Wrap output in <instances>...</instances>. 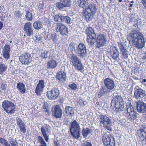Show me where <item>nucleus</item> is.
Here are the masks:
<instances>
[{
    "label": "nucleus",
    "mask_w": 146,
    "mask_h": 146,
    "mask_svg": "<svg viewBox=\"0 0 146 146\" xmlns=\"http://www.w3.org/2000/svg\"><path fill=\"white\" fill-rule=\"evenodd\" d=\"M55 29L57 32H59L63 35H66L68 34V28L63 24L58 23L56 25Z\"/></svg>",
    "instance_id": "4be33fe9"
},
{
    "label": "nucleus",
    "mask_w": 146,
    "mask_h": 146,
    "mask_svg": "<svg viewBox=\"0 0 146 146\" xmlns=\"http://www.w3.org/2000/svg\"><path fill=\"white\" fill-rule=\"evenodd\" d=\"M99 104V102H97V103H96V104H97V105H98V104Z\"/></svg>",
    "instance_id": "69168bd1"
},
{
    "label": "nucleus",
    "mask_w": 146,
    "mask_h": 146,
    "mask_svg": "<svg viewBox=\"0 0 146 146\" xmlns=\"http://www.w3.org/2000/svg\"><path fill=\"white\" fill-rule=\"evenodd\" d=\"M66 77L65 70L63 71H60L58 72L56 75V77L59 81L62 82H63L65 81Z\"/></svg>",
    "instance_id": "bb28decb"
},
{
    "label": "nucleus",
    "mask_w": 146,
    "mask_h": 146,
    "mask_svg": "<svg viewBox=\"0 0 146 146\" xmlns=\"http://www.w3.org/2000/svg\"><path fill=\"white\" fill-rule=\"evenodd\" d=\"M7 66L3 64L2 62H0V74H3L7 70Z\"/></svg>",
    "instance_id": "4c0bfd02"
},
{
    "label": "nucleus",
    "mask_w": 146,
    "mask_h": 146,
    "mask_svg": "<svg viewBox=\"0 0 146 146\" xmlns=\"http://www.w3.org/2000/svg\"><path fill=\"white\" fill-rule=\"evenodd\" d=\"M10 46L9 45L6 44L3 48L2 52L4 58L6 60L9 59L10 58Z\"/></svg>",
    "instance_id": "a878e982"
},
{
    "label": "nucleus",
    "mask_w": 146,
    "mask_h": 146,
    "mask_svg": "<svg viewBox=\"0 0 146 146\" xmlns=\"http://www.w3.org/2000/svg\"><path fill=\"white\" fill-rule=\"evenodd\" d=\"M60 95L59 90L57 88H54L46 92V95L50 100H54L56 99Z\"/></svg>",
    "instance_id": "a211bd4d"
},
{
    "label": "nucleus",
    "mask_w": 146,
    "mask_h": 146,
    "mask_svg": "<svg viewBox=\"0 0 146 146\" xmlns=\"http://www.w3.org/2000/svg\"><path fill=\"white\" fill-rule=\"evenodd\" d=\"M124 102L121 96H117L111 101V106L115 112L119 113L123 110Z\"/></svg>",
    "instance_id": "7ed1b4c3"
},
{
    "label": "nucleus",
    "mask_w": 146,
    "mask_h": 146,
    "mask_svg": "<svg viewBox=\"0 0 146 146\" xmlns=\"http://www.w3.org/2000/svg\"><path fill=\"white\" fill-rule=\"evenodd\" d=\"M46 38L48 40H52L54 43H56L59 38V36L55 33L51 35L47 33Z\"/></svg>",
    "instance_id": "7c9ffc66"
},
{
    "label": "nucleus",
    "mask_w": 146,
    "mask_h": 146,
    "mask_svg": "<svg viewBox=\"0 0 146 146\" xmlns=\"http://www.w3.org/2000/svg\"><path fill=\"white\" fill-rule=\"evenodd\" d=\"M86 33L87 35V42L89 44L92 45L96 41V35L94 30L91 27H88L86 30Z\"/></svg>",
    "instance_id": "1a4fd4ad"
},
{
    "label": "nucleus",
    "mask_w": 146,
    "mask_h": 146,
    "mask_svg": "<svg viewBox=\"0 0 146 146\" xmlns=\"http://www.w3.org/2000/svg\"><path fill=\"white\" fill-rule=\"evenodd\" d=\"M134 3V1H131L130 2V3H129V7H132L133 6V3Z\"/></svg>",
    "instance_id": "13d9d810"
},
{
    "label": "nucleus",
    "mask_w": 146,
    "mask_h": 146,
    "mask_svg": "<svg viewBox=\"0 0 146 146\" xmlns=\"http://www.w3.org/2000/svg\"><path fill=\"white\" fill-rule=\"evenodd\" d=\"M54 146H60V143L58 141H54Z\"/></svg>",
    "instance_id": "6e6d98bb"
},
{
    "label": "nucleus",
    "mask_w": 146,
    "mask_h": 146,
    "mask_svg": "<svg viewBox=\"0 0 146 146\" xmlns=\"http://www.w3.org/2000/svg\"><path fill=\"white\" fill-rule=\"evenodd\" d=\"M9 141L10 144L12 146H21V144L18 143L16 140L13 138H10Z\"/></svg>",
    "instance_id": "58836bf2"
},
{
    "label": "nucleus",
    "mask_w": 146,
    "mask_h": 146,
    "mask_svg": "<svg viewBox=\"0 0 146 146\" xmlns=\"http://www.w3.org/2000/svg\"><path fill=\"white\" fill-rule=\"evenodd\" d=\"M62 22H65L67 24H70L71 23V19L68 16H62Z\"/></svg>",
    "instance_id": "37998d69"
},
{
    "label": "nucleus",
    "mask_w": 146,
    "mask_h": 146,
    "mask_svg": "<svg viewBox=\"0 0 146 146\" xmlns=\"http://www.w3.org/2000/svg\"><path fill=\"white\" fill-rule=\"evenodd\" d=\"M135 106L139 113H144L146 112V104L143 102L138 101L135 103Z\"/></svg>",
    "instance_id": "412c9836"
},
{
    "label": "nucleus",
    "mask_w": 146,
    "mask_h": 146,
    "mask_svg": "<svg viewBox=\"0 0 146 146\" xmlns=\"http://www.w3.org/2000/svg\"><path fill=\"white\" fill-rule=\"evenodd\" d=\"M78 103L82 106H84L86 104V102L82 99H80L79 100Z\"/></svg>",
    "instance_id": "3c124183"
},
{
    "label": "nucleus",
    "mask_w": 146,
    "mask_h": 146,
    "mask_svg": "<svg viewBox=\"0 0 146 146\" xmlns=\"http://www.w3.org/2000/svg\"><path fill=\"white\" fill-rule=\"evenodd\" d=\"M109 54L111 57L114 60L117 61L119 58V52L118 50L115 46H111Z\"/></svg>",
    "instance_id": "b1692460"
},
{
    "label": "nucleus",
    "mask_w": 146,
    "mask_h": 146,
    "mask_svg": "<svg viewBox=\"0 0 146 146\" xmlns=\"http://www.w3.org/2000/svg\"><path fill=\"white\" fill-rule=\"evenodd\" d=\"M74 109L72 107L70 106H66L64 111V114L67 116L72 117L74 113Z\"/></svg>",
    "instance_id": "cd10ccee"
},
{
    "label": "nucleus",
    "mask_w": 146,
    "mask_h": 146,
    "mask_svg": "<svg viewBox=\"0 0 146 146\" xmlns=\"http://www.w3.org/2000/svg\"><path fill=\"white\" fill-rule=\"evenodd\" d=\"M6 142H7V140L4 139L2 137H0V145L1 146L3 145Z\"/></svg>",
    "instance_id": "603ef678"
},
{
    "label": "nucleus",
    "mask_w": 146,
    "mask_h": 146,
    "mask_svg": "<svg viewBox=\"0 0 146 146\" xmlns=\"http://www.w3.org/2000/svg\"><path fill=\"white\" fill-rule=\"evenodd\" d=\"M2 106L5 111L7 113L12 114L15 111V107L14 104L10 101L4 100L2 103Z\"/></svg>",
    "instance_id": "9d476101"
},
{
    "label": "nucleus",
    "mask_w": 146,
    "mask_h": 146,
    "mask_svg": "<svg viewBox=\"0 0 146 146\" xmlns=\"http://www.w3.org/2000/svg\"><path fill=\"white\" fill-rule=\"evenodd\" d=\"M19 60L22 64L27 65L29 64L32 60V57L31 54L28 52L23 54L19 56Z\"/></svg>",
    "instance_id": "4468645a"
},
{
    "label": "nucleus",
    "mask_w": 146,
    "mask_h": 146,
    "mask_svg": "<svg viewBox=\"0 0 146 146\" xmlns=\"http://www.w3.org/2000/svg\"><path fill=\"white\" fill-rule=\"evenodd\" d=\"M107 40L104 35L99 34L97 36L96 46L98 48L104 46L106 43Z\"/></svg>",
    "instance_id": "2eb2a0df"
},
{
    "label": "nucleus",
    "mask_w": 146,
    "mask_h": 146,
    "mask_svg": "<svg viewBox=\"0 0 146 146\" xmlns=\"http://www.w3.org/2000/svg\"><path fill=\"white\" fill-rule=\"evenodd\" d=\"M37 138L39 143L41 144L39 146H47L46 143L44 140L43 138L41 136H38Z\"/></svg>",
    "instance_id": "79ce46f5"
},
{
    "label": "nucleus",
    "mask_w": 146,
    "mask_h": 146,
    "mask_svg": "<svg viewBox=\"0 0 146 146\" xmlns=\"http://www.w3.org/2000/svg\"><path fill=\"white\" fill-rule=\"evenodd\" d=\"M44 82L43 80H40L35 89V93L38 95H40L44 87Z\"/></svg>",
    "instance_id": "393cba45"
},
{
    "label": "nucleus",
    "mask_w": 146,
    "mask_h": 146,
    "mask_svg": "<svg viewBox=\"0 0 146 146\" xmlns=\"http://www.w3.org/2000/svg\"><path fill=\"white\" fill-rule=\"evenodd\" d=\"M75 52L77 55L81 58H83L86 56V46L83 43H80L76 47Z\"/></svg>",
    "instance_id": "9b49d317"
},
{
    "label": "nucleus",
    "mask_w": 146,
    "mask_h": 146,
    "mask_svg": "<svg viewBox=\"0 0 146 146\" xmlns=\"http://www.w3.org/2000/svg\"><path fill=\"white\" fill-rule=\"evenodd\" d=\"M70 132L71 135L75 139H78L80 136V128L79 123L75 120L71 123Z\"/></svg>",
    "instance_id": "39448f33"
},
{
    "label": "nucleus",
    "mask_w": 146,
    "mask_h": 146,
    "mask_svg": "<svg viewBox=\"0 0 146 146\" xmlns=\"http://www.w3.org/2000/svg\"><path fill=\"white\" fill-rule=\"evenodd\" d=\"M48 52L47 51H44L43 52L41 53L40 57L42 59L47 58L48 56Z\"/></svg>",
    "instance_id": "49530a36"
},
{
    "label": "nucleus",
    "mask_w": 146,
    "mask_h": 146,
    "mask_svg": "<svg viewBox=\"0 0 146 146\" xmlns=\"http://www.w3.org/2000/svg\"><path fill=\"white\" fill-rule=\"evenodd\" d=\"M143 4L144 8L146 9V1L143 2Z\"/></svg>",
    "instance_id": "052dcab7"
},
{
    "label": "nucleus",
    "mask_w": 146,
    "mask_h": 146,
    "mask_svg": "<svg viewBox=\"0 0 146 146\" xmlns=\"http://www.w3.org/2000/svg\"><path fill=\"white\" fill-rule=\"evenodd\" d=\"M62 15L59 14L55 15L54 17V21L59 22H62Z\"/></svg>",
    "instance_id": "c03bdc74"
},
{
    "label": "nucleus",
    "mask_w": 146,
    "mask_h": 146,
    "mask_svg": "<svg viewBox=\"0 0 146 146\" xmlns=\"http://www.w3.org/2000/svg\"><path fill=\"white\" fill-rule=\"evenodd\" d=\"M74 66L75 69L77 70L82 72V71L84 69V66L81 61L78 63L77 64Z\"/></svg>",
    "instance_id": "ea45409f"
},
{
    "label": "nucleus",
    "mask_w": 146,
    "mask_h": 146,
    "mask_svg": "<svg viewBox=\"0 0 146 146\" xmlns=\"http://www.w3.org/2000/svg\"><path fill=\"white\" fill-rule=\"evenodd\" d=\"M104 143L106 146H114L115 141L114 137L108 132L104 133L102 137Z\"/></svg>",
    "instance_id": "423d86ee"
},
{
    "label": "nucleus",
    "mask_w": 146,
    "mask_h": 146,
    "mask_svg": "<svg viewBox=\"0 0 146 146\" xmlns=\"http://www.w3.org/2000/svg\"><path fill=\"white\" fill-rule=\"evenodd\" d=\"M145 119L146 120V113L145 114Z\"/></svg>",
    "instance_id": "774afa93"
},
{
    "label": "nucleus",
    "mask_w": 146,
    "mask_h": 146,
    "mask_svg": "<svg viewBox=\"0 0 146 146\" xmlns=\"http://www.w3.org/2000/svg\"><path fill=\"white\" fill-rule=\"evenodd\" d=\"M143 2L146 1V0H142Z\"/></svg>",
    "instance_id": "0e129e2a"
},
{
    "label": "nucleus",
    "mask_w": 146,
    "mask_h": 146,
    "mask_svg": "<svg viewBox=\"0 0 146 146\" xmlns=\"http://www.w3.org/2000/svg\"><path fill=\"white\" fill-rule=\"evenodd\" d=\"M53 115L56 118H61L62 114V109L60 105H56L52 109Z\"/></svg>",
    "instance_id": "6ab92c4d"
},
{
    "label": "nucleus",
    "mask_w": 146,
    "mask_h": 146,
    "mask_svg": "<svg viewBox=\"0 0 146 146\" xmlns=\"http://www.w3.org/2000/svg\"><path fill=\"white\" fill-rule=\"evenodd\" d=\"M60 1L57 2L56 6L59 10H61L65 7H70L71 4V0H59Z\"/></svg>",
    "instance_id": "dca6fc26"
},
{
    "label": "nucleus",
    "mask_w": 146,
    "mask_h": 146,
    "mask_svg": "<svg viewBox=\"0 0 146 146\" xmlns=\"http://www.w3.org/2000/svg\"><path fill=\"white\" fill-rule=\"evenodd\" d=\"M131 8H129V10H131Z\"/></svg>",
    "instance_id": "338daca9"
},
{
    "label": "nucleus",
    "mask_w": 146,
    "mask_h": 146,
    "mask_svg": "<svg viewBox=\"0 0 146 146\" xmlns=\"http://www.w3.org/2000/svg\"><path fill=\"white\" fill-rule=\"evenodd\" d=\"M23 30L26 35L31 36L33 34V28L32 23L29 22L26 23L23 27Z\"/></svg>",
    "instance_id": "aec40b11"
},
{
    "label": "nucleus",
    "mask_w": 146,
    "mask_h": 146,
    "mask_svg": "<svg viewBox=\"0 0 146 146\" xmlns=\"http://www.w3.org/2000/svg\"><path fill=\"white\" fill-rule=\"evenodd\" d=\"M43 24L40 21H36L33 23L34 28L36 30H38L42 28Z\"/></svg>",
    "instance_id": "473e14b6"
},
{
    "label": "nucleus",
    "mask_w": 146,
    "mask_h": 146,
    "mask_svg": "<svg viewBox=\"0 0 146 146\" xmlns=\"http://www.w3.org/2000/svg\"><path fill=\"white\" fill-rule=\"evenodd\" d=\"M68 87L71 89L75 90L77 89V85L75 83H72L68 85Z\"/></svg>",
    "instance_id": "09e8293b"
},
{
    "label": "nucleus",
    "mask_w": 146,
    "mask_h": 146,
    "mask_svg": "<svg viewBox=\"0 0 146 146\" xmlns=\"http://www.w3.org/2000/svg\"><path fill=\"white\" fill-rule=\"evenodd\" d=\"M81 146H93L92 144L90 142L86 141Z\"/></svg>",
    "instance_id": "8fccbe9b"
},
{
    "label": "nucleus",
    "mask_w": 146,
    "mask_h": 146,
    "mask_svg": "<svg viewBox=\"0 0 146 146\" xmlns=\"http://www.w3.org/2000/svg\"><path fill=\"white\" fill-rule=\"evenodd\" d=\"M97 8L95 4H90L85 7L83 11V16L87 21H91L95 14Z\"/></svg>",
    "instance_id": "20e7f679"
},
{
    "label": "nucleus",
    "mask_w": 146,
    "mask_h": 146,
    "mask_svg": "<svg viewBox=\"0 0 146 146\" xmlns=\"http://www.w3.org/2000/svg\"><path fill=\"white\" fill-rule=\"evenodd\" d=\"M104 85L99 90L98 96L100 97L109 95L115 88L114 81L111 78H107L104 79Z\"/></svg>",
    "instance_id": "f03ea898"
},
{
    "label": "nucleus",
    "mask_w": 146,
    "mask_h": 146,
    "mask_svg": "<svg viewBox=\"0 0 146 146\" xmlns=\"http://www.w3.org/2000/svg\"><path fill=\"white\" fill-rule=\"evenodd\" d=\"M92 131V130L88 128H84L83 129L82 131V135L84 138H86L88 135L90 133H91Z\"/></svg>",
    "instance_id": "72a5a7b5"
},
{
    "label": "nucleus",
    "mask_w": 146,
    "mask_h": 146,
    "mask_svg": "<svg viewBox=\"0 0 146 146\" xmlns=\"http://www.w3.org/2000/svg\"><path fill=\"white\" fill-rule=\"evenodd\" d=\"M90 1V0H78V3L79 6L83 8L85 5L88 4Z\"/></svg>",
    "instance_id": "e433bc0d"
},
{
    "label": "nucleus",
    "mask_w": 146,
    "mask_h": 146,
    "mask_svg": "<svg viewBox=\"0 0 146 146\" xmlns=\"http://www.w3.org/2000/svg\"><path fill=\"white\" fill-rule=\"evenodd\" d=\"M42 36L38 34H36L35 36L33 38L34 40L35 38V41L36 42L41 41L42 40Z\"/></svg>",
    "instance_id": "a18cd8bd"
},
{
    "label": "nucleus",
    "mask_w": 146,
    "mask_h": 146,
    "mask_svg": "<svg viewBox=\"0 0 146 146\" xmlns=\"http://www.w3.org/2000/svg\"><path fill=\"white\" fill-rule=\"evenodd\" d=\"M137 134L142 141L143 145L146 144V125L142 126L137 131Z\"/></svg>",
    "instance_id": "ddd939ff"
},
{
    "label": "nucleus",
    "mask_w": 146,
    "mask_h": 146,
    "mask_svg": "<svg viewBox=\"0 0 146 146\" xmlns=\"http://www.w3.org/2000/svg\"><path fill=\"white\" fill-rule=\"evenodd\" d=\"M14 15L17 18H19L21 17L23 13L19 11H15Z\"/></svg>",
    "instance_id": "de8ad7c7"
},
{
    "label": "nucleus",
    "mask_w": 146,
    "mask_h": 146,
    "mask_svg": "<svg viewBox=\"0 0 146 146\" xmlns=\"http://www.w3.org/2000/svg\"><path fill=\"white\" fill-rule=\"evenodd\" d=\"M134 96L136 99L140 100L146 97V91L139 86L134 89Z\"/></svg>",
    "instance_id": "f8f14e48"
},
{
    "label": "nucleus",
    "mask_w": 146,
    "mask_h": 146,
    "mask_svg": "<svg viewBox=\"0 0 146 146\" xmlns=\"http://www.w3.org/2000/svg\"><path fill=\"white\" fill-rule=\"evenodd\" d=\"M1 146H11V145H9L7 141Z\"/></svg>",
    "instance_id": "4d7b16f0"
},
{
    "label": "nucleus",
    "mask_w": 146,
    "mask_h": 146,
    "mask_svg": "<svg viewBox=\"0 0 146 146\" xmlns=\"http://www.w3.org/2000/svg\"><path fill=\"white\" fill-rule=\"evenodd\" d=\"M7 85L3 83H1V85L0 90L4 94H9L8 90L7 89Z\"/></svg>",
    "instance_id": "c9c22d12"
},
{
    "label": "nucleus",
    "mask_w": 146,
    "mask_h": 146,
    "mask_svg": "<svg viewBox=\"0 0 146 146\" xmlns=\"http://www.w3.org/2000/svg\"><path fill=\"white\" fill-rule=\"evenodd\" d=\"M119 2H120L122 1L123 0H118Z\"/></svg>",
    "instance_id": "e2e57ef3"
},
{
    "label": "nucleus",
    "mask_w": 146,
    "mask_h": 146,
    "mask_svg": "<svg viewBox=\"0 0 146 146\" xmlns=\"http://www.w3.org/2000/svg\"><path fill=\"white\" fill-rule=\"evenodd\" d=\"M3 27V25L2 23L0 21V30Z\"/></svg>",
    "instance_id": "bf43d9fd"
},
{
    "label": "nucleus",
    "mask_w": 146,
    "mask_h": 146,
    "mask_svg": "<svg viewBox=\"0 0 146 146\" xmlns=\"http://www.w3.org/2000/svg\"><path fill=\"white\" fill-rule=\"evenodd\" d=\"M120 50L122 53V55L124 59H127L128 57V52L127 50L123 46H122L120 48Z\"/></svg>",
    "instance_id": "f704fd0d"
},
{
    "label": "nucleus",
    "mask_w": 146,
    "mask_h": 146,
    "mask_svg": "<svg viewBox=\"0 0 146 146\" xmlns=\"http://www.w3.org/2000/svg\"><path fill=\"white\" fill-rule=\"evenodd\" d=\"M44 7V5L42 1L39 2L38 5V8L40 9H43Z\"/></svg>",
    "instance_id": "864d4df0"
},
{
    "label": "nucleus",
    "mask_w": 146,
    "mask_h": 146,
    "mask_svg": "<svg viewBox=\"0 0 146 146\" xmlns=\"http://www.w3.org/2000/svg\"><path fill=\"white\" fill-rule=\"evenodd\" d=\"M70 56L71 61L74 66L81 62L80 60L75 55L71 54Z\"/></svg>",
    "instance_id": "2f4dec72"
},
{
    "label": "nucleus",
    "mask_w": 146,
    "mask_h": 146,
    "mask_svg": "<svg viewBox=\"0 0 146 146\" xmlns=\"http://www.w3.org/2000/svg\"><path fill=\"white\" fill-rule=\"evenodd\" d=\"M146 82V79H144L142 80V82H141V83L142 84H143L144 83H145Z\"/></svg>",
    "instance_id": "680f3d73"
},
{
    "label": "nucleus",
    "mask_w": 146,
    "mask_h": 146,
    "mask_svg": "<svg viewBox=\"0 0 146 146\" xmlns=\"http://www.w3.org/2000/svg\"><path fill=\"white\" fill-rule=\"evenodd\" d=\"M57 62L54 59L50 60L47 63V68L48 69H54L57 66Z\"/></svg>",
    "instance_id": "c85d7f7f"
},
{
    "label": "nucleus",
    "mask_w": 146,
    "mask_h": 146,
    "mask_svg": "<svg viewBox=\"0 0 146 146\" xmlns=\"http://www.w3.org/2000/svg\"><path fill=\"white\" fill-rule=\"evenodd\" d=\"M128 38L132 41L133 46L137 49H141L145 46L146 40L144 36L139 31H131Z\"/></svg>",
    "instance_id": "f257e3e1"
},
{
    "label": "nucleus",
    "mask_w": 146,
    "mask_h": 146,
    "mask_svg": "<svg viewBox=\"0 0 146 146\" xmlns=\"http://www.w3.org/2000/svg\"><path fill=\"white\" fill-rule=\"evenodd\" d=\"M50 129L51 127L49 125L47 124L45 125L44 127H42L41 128L42 134L46 142L48 141Z\"/></svg>",
    "instance_id": "f3484780"
},
{
    "label": "nucleus",
    "mask_w": 146,
    "mask_h": 146,
    "mask_svg": "<svg viewBox=\"0 0 146 146\" xmlns=\"http://www.w3.org/2000/svg\"><path fill=\"white\" fill-rule=\"evenodd\" d=\"M48 107V104L46 102H44L43 106V108L44 109H46V111H48L47 110Z\"/></svg>",
    "instance_id": "5fc2aeb1"
},
{
    "label": "nucleus",
    "mask_w": 146,
    "mask_h": 146,
    "mask_svg": "<svg viewBox=\"0 0 146 146\" xmlns=\"http://www.w3.org/2000/svg\"><path fill=\"white\" fill-rule=\"evenodd\" d=\"M16 120L17 125L20 131L23 133H25L26 131V126L23 121L19 117H16Z\"/></svg>",
    "instance_id": "5701e85b"
},
{
    "label": "nucleus",
    "mask_w": 146,
    "mask_h": 146,
    "mask_svg": "<svg viewBox=\"0 0 146 146\" xmlns=\"http://www.w3.org/2000/svg\"><path fill=\"white\" fill-rule=\"evenodd\" d=\"M124 112L126 114L128 119L131 121H133L137 118V113L131 105L126 106Z\"/></svg>",
    "instance_id": "6e6552de"
},
{
    "label": "nucleus",
    "mask_w": 146,
    "mask_h": 146,
    "mask_svg": "<svg viewBox=\"0 0 146 146\" xmlns=\"http://www.w3.org/2000/svg\"><path fill=\"white\" fill-rule=\"evenodd\" d=\"M99 120L100 124L102 125L104 127L110 131L112 130V129L111 127L112 123L109 117L106 115H99Z\"/></svg>",
    "instance_id": "0eeeda50"
},
{
    "label": "nucleus",
    "mask_w": 146,
    "mask_h": 146,
    "mask_svg": "<svg viewBox=\"0 0 146 146\" xmlns=\"http://www.w3.org/2000/svg\"><path fill=\"white\" fill-rule=\"evenodd\" d=\"M25 17L27 20L29 21H31L33 19L32 14L29 10L26 11Z\"/></svg>",
    "instance_id": "a19ab883"
},
{
    "label": "nucleus",
    "mask_w": 146,
    "mask_h": 146,
    "mask_svg": "<svg viewBox=\"0 0 146 146\" xmlns=\"http://www.w3.org/2000/svg\"><path fill=\"white\" fill-rule=\"evenodd\" d=\"M25 85L23 82L17 83V88L18 91L21 94H24L25 93L26 89Z\"/></svg>",
    "instance_id": "c756f323"
}]
</instances>
